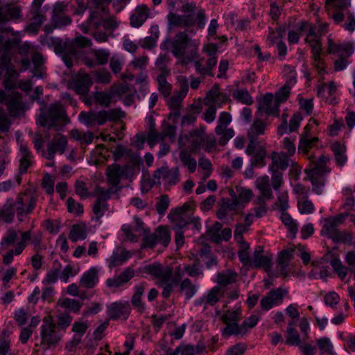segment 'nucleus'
<instances>
[{"mask_svg":"<svg viewBox=\"0 0 355 355\" xmlns=\"http://www.w3.org/2000/svg\"><path fill=\"white\" fill-rule=\"evenodd\" d=\"M3 73L4 78H14L17 74L11 58L6 53L0 55V78Z\"/></svg>","mask_w":355,"mask_h":355,"instance_id":"nucleus-16","label":"nucleus"},{"mask_svg":"<svg viewBox=\"0 0 355 355\" xmlns=\"http://www.w3.org/2000/svg\"><path fill=\"white\" fill-rule=\"evenodd\" d=\"M51 21L55 28H62L72 23V19L69 16L56 13L52 15Z\"/></svg>","mask_w":355,"mask_h":355,"instance_id":"nucleus-37","label":"nucleus"},{"mask_svg":"<svg viewBox=\"0 0 355 355\" xmlns=\"http://www.w3.org/2000/svg\"><path fill=\"white\" fill-rule=\"evenodd\" d=\"M41 345L46 349L55 347L60 341L62 334L56 330V324L51 317H45L40 327Z\"/></svg>","mask_w":355,"mask_h":355,"instance_id":"nucleus-5","label":"nucleus"},{"mask_svg":"<svg viewBox=\"0 0 355 355\" xmlns=\"http://www.w3.org/2000/svg\"><path fill=\"white\" fill-rule=\"evenodd\" d=\"M288 155L286 152H281L280 153L277 152H273L272 153V165L269 167H274L277 170L279 168L282 171H285L288 166Z\"/></svg>","mask_w":355,"mask_h":355,"instance_id":"nucleus-22","label":"nucleus"},{"mask_svg":"<svg viewBox=\"0 0 355 355\" xmlns=\"http://www.w3.org/2000/svg\"><path fill=\"white\" fill-rule=\"evenodd\" d=\"M92 85L93 81L90 76L87 73H84L79 75L77 78L73 80L72 87L76 94L85 95L89 92Z\"/></svg>","mask_w":355,"mask_h":355,"instance_id":"nucleus-14","label":"nucleus"},{"mask_svg":"<svg viewBox=\"0 0 355 355\" xmlns=\"http://www.w3.org/2000/svg\"><path fill=\"white\" fill-rule=\"evenodd\" d=\"M158 243V236L157 234L145 235L142 239L141 248L153 249Z\"/></svg>","mask_w":355,"mask_h":355,"instance_id":"nucleus-61","label":"nucleus"},{"mask_svg":"<svg viewBox=\"0 0 355 355\" xmlns=\"http://www.w3.org/2000/svg\"><path fill=\"white\" fill-rule=\"evenodd\" d=\"M107 209V204L100 201V199H96L93 206V213L95 214L96 219H100L103 216L105 211Z\"/></svg>","mask_w":355,"mask_h":355,"instance_id":"nucleus-62","label":"nucleus"},{"mask_svg":"<svg viewBox=\"0 0 355 355\" xmlns=\"http://www.w3.org/2000/svg\"><path fill=\"white\" fill-rule=\"evenodd\" d=\"M183 27H187L185 30L191 34H195L193 26L196 25L198 28L202 29L205 25V14L204 10H200L198 12L196 15L193 14L184 15Z\"/></svg>","mask_w":355,"mask_h":355,"instance_id":"nucleus-9","label":"nucleus"},{"mask_svg":"<svg viewBox=\"0 0 355 355\" xmlns=\"http://www.w3.org/2000/svg\"><path fill=\"white\" fill-rule=\"evenodd\" d=\"M259 189L261 191V197L258 198L259 203H262L263 205H265V200L263 198L267 199H272L273 198L272 190L267 182L261 183L259 187Z\"/></svg>","mask_w":355,"mask_h":355,"instance_id":"nucleus-58","label":"nucleus"},{"mask_svg":"<svg viewBox=\"0 0 355 355\" xmlns=\"http://www.w3.org/2000/svg\"><path fill=\"white\" fill-rule=\"evenodd\" d=\"M67 211L69 213L73 214L76 216H80L83 214V205L80 203L76 202V200L69 197L67 200Z\"/></svg>","mask_w":355,"mask_h":355,"instance_id":"nucleus-53","label":"nucleus"},{"mask_svg":"<svg viewBox=\"0 0 355 355\" xmlns=\"http://www.w3.org/2000/svg\"><path fill=\"white\" fill-rule=\"evenodd\" d=\"M133 171V167L129 164L121 166L119 164L113 163L106 168L107 182L112 189L119 191L121 189V187H119L121 179H128L132 175Z\"/></svg>","mask_w":355,"mask_h":355,"instance_id":"nucleus-4","label":"nucleus"},{"mask_svg":"<svg viewBox=\"0 0 355 355\" xmlns=\"http://www.w3.org/2000/svg\"><path fill=\"white\" fill-rule=\"evenodd\" d=\"M128 252L126 250H123L121 254H113L110 257V268L122 265L128 259Z\"/></svg>","mask_w":355,"mask_h":355,"instance_id":"nucleus-51","label":"nucleus"},{"mask_svg":"<svg viewBox=\"0 0 355 355\" xmlns=\"http://www.w3.org/2000/svg\"><path fill=\"white\" fill-rule=\"evenodd\" d=\"M134 277L135 270L130 267H128L119 276L107 279L105 284L108 288H119L128 283Z\"/></svg>","mask_w":355,"mask_h":355,"instance_id":"nucleus-11","label":"nucleus"},{"mask_svg":"<svg viewBox=\"0 0 355 355\" xmlns=\"http://www.w3.org/2000/svg\"><path fill=\"white\" fill-rule=\"evenodd\" d=\"M56 328L59 329L65 330L70 326L73 318L68 313H61L57 315Z\"/></svg>","mask_w":355,"mask_h":355,"instance_id":"nucleus-47","label":"nucleus"},{"mask_svg":"<svg viewBox=\"0 0 355 355\" xmlns=\"http://www.w3.org/2000/svg\"><path fill=\"white\" fill-rule=\"evenodd\" d=\"M49 40L51 41V44L54 46L55 53L59 55H61L73 48V45H70V43L63 42L59 37H51L49 38Z\"/></svg>","mask_w":355,"mask_h":355,"instance_id":"nucleus-34","label":"nucleus"},{"mask_svg":"<svg viewBox=\"0 0 355 355\" xmlns=\"http://www.w3.org/2000/svg\"><path fill=\"white\" fill-rule=\"evenodd\" d=\"M232 97L245 105H250L253 103L252 98L246 89L234 90L232 92Z\"/></svg>","mask_w":355,"mask_h":355,"instance_id":"nucleus-36","label":"nucleus"},{"mask_svg":"<svg viewBox=\"0 0 355 355\" xmlns=\"http://www.w3.org/2000/svg\"><path fill=\"white\" fill-rule=\"evenodd\" d=\"M67 146V140L64 135H59L58 138L54 137L48 143L47 151L44 152L45 158L49 160L53 159L56 153H59L60 154L64 153Z\"/></svg>","mask_w":355,"mask_h":355,"instance_id":"nucleus-8","label":"nucleus"},{"mask_svg":"<svg viewBox=\"0 0 355 355\" xmlns=\"http://www.w3.org/2000/svg\"><path fill=\"white\" fill-rule=\"evenodd\" d=\"M17 232L12 229H10L7 231L6 234L2 238L0 245L2 249H6L10 245H12L17 239Z\"/></svg>","mask_w":355,"mask_h":355,"instance_id":"nucleus-44","label":"nucleus"},{"mask_svg":"<svg viewBox=\"0 0 355 355\" xmlns=\"http://www.w3.org/2000/svg\"><path fill=\"white\" fill-rule=\"evenodd\" d=\"M237 276L235 272H219L217 275L218 283L222 286H227V285L235 282V278Z\"/></svg>","mask_w":355,"mask_h":355,"instance_id":"nucleus-55","label":"nucleus"},{"mask_svg":"<svg viewBox=\"0 0 355 355\" xmlns=\"http://www.w3.org/2000/svg\"><path fill=\"white\" fill-rule=\"evenodd\" d=\"M149 9L147 6L142 4L139 5L135 12L130 17V24L132 27L139 28L146 21L149 17Z\"/></svg>","mask_w":355,"mask_h":355,"instance_id":"nucleus-15","label":"nucleus"},{"mask_svg":"<svg viewBox=\"0 0 355 355\" xmlns=\"http://www.w3.org/2000/svg\"><path fill=\"white\" fill-rule=\"evenodd\" d=\"M345 218V217L344 215L339 214L331 219H327L323 228L326 230L327 233L334 232L339 223L344 222Z\"/></svg>","mask_w":355,"mask_h":355,"instance_id":"nucleus-46","label":"nucleus"},{"mask_svg":"<svg viewBox=\"0 0 355 355\" xmlns=\"http://www.w3.org/2000/svg\"><path fill=\"white\" fill-rule=\"evenodd\" d=\"M107 121L116 122L125 117V114L121 108H112L105 110Z\"/></svg>","mask_w":355,"mask_h":355,"instance_id":"nucleus-59","label":"nucleus"},{"mask_svg":"<svg viewBox=\"0 0 355 355\" xmlns=\"http://www.w3.org/2000/svg\"><path fill=\"white\" fill-rule=\"evenodd\" d=\"M287 337L285 343L290 346H298L302 343L299 333L295 329H286Z\"/></svg>","mask_w":355,"mask_h":355,"instance_id":"nucleus-48","label":"nucleus"},{"mask_svg":"<svg viewBox=\"0 0 355 355\" xmlns=\"http://www.w3.org/2000/svg\"><path fill=\"white\" fill-rule=\"evenodd\" d=\"M103 19L102 12L92 11L87 21L80 26V28L84 33H88L91 29L98 28L102 25Z\"/></svg>","mask_w":355,"mask_h":355,"instance_id":"nucleus-13","label":"nucleus"},{"mask_svg":"<svg viewBox=\"0 0 355 355\" xmlns=\"http://www.w3.org/2000/svg\"><path fill=\"white\" fill-rule=\"evenodd\" d=\"M310 131V128L306 125L304 128L303 134L301 135L299 145L298 151L304 154H307L309 150L313 148L318 141V138L316 137H308V133Z\"/></svg>","mask_w":355,"mask_h":355,"instance_id":"nucleus-17","label":"nucleus"},{"mask_svg":"<svg viewBox=\"0 0 355 355\" xmlns=\"http://www.w3.org/2000/svg\"><path fill=\"white\" fill-rule=\"evenodd\" d=\"M44 227L51 234H56L60 229V221L46 219L44 221Z\"/></svg>","mask_w":355,"mask_h":355,"instance_id":"nucleus-63","label":"nucleus"},{"mask_svg":"<svg viewBox=\"0 0 355 355\" xmlns=\"http://www.w3.org/2000/svg\"><path fill=\"white\" fill-rule=\"evenodd\" d=\"M163 180L166 187L176 185L180 182V172L178 167H165Z\"/></svg>","mask_w":355,"mask_h":355,"instance_id":"nucleus-23","label":"nucleus"},{"mask_svg":"<svg viewBox=\"0 0 355 355\" xmlns=\"http://www.w3.org/2000/svg\"><path fill=\"white\" fill-rule=\"evenodd\" d=\"M330 170L324 164H318L310 169H306L305 173L309 178H324V175L329 173Z\"/></svg>","mask_w":355,"mask_h":355,"instance_id":"nucleus-33","label":"nucleus"},{"mask_svg":"<svg viewBox=\"0 0 355 355\" xmlns=\"http://www.w3.org/2000/svg\"><path fill=\"white\" fill-rule=\"evenodd\" d=\"M253 158L251 159L252 166H265L264 159L266 157V150L263 148H259L258 150L254 153Z\"/></svg>","mask_w":355,"mask_h":355,"instance_id":"nucleus-60","label":"nucleus"},{"mask_svg":"<svg viewBox=\"0 0 355 355\" xmlns=\"http://www.w3.org/2000/svg\"><path fill=\"white\" fill-rule=\"evenodd\" d=\"M60 307L68 309L74 313H78L82 307L83 304L75 299L64 298L62 301L58 302Z\"/></svg>","mask_w":355,"mask_h":355,"instance_id":"nucleus-32","label":"nucleus"},{"mask_svg":"<svg viewBox=\"0 0 355 355\" xmlns=\"http://www.w3.org/2000/svg\"><path fill=\"white\" fill-rule=\"evenodd\" d=\"M225 327L221 331L222 336L228 338L232 335H243L245 331L243 329L242 325H239L238 322L225 323Z\"/></svg>","mask_w":355,"mask_h":355,"instance_id":"nucleus-27","label":"nucleus"},{"mask_svg":"<svg viewBox=\"0 0 355 355\" xmlns=\"http://www.w3.org/2000/svg\"><path fill=\"white\" fill-rule=\"evenodd\" d=\"M205 60L201 58L193 62L196 71L198 74H200L202 77L210 76L214 77V74L212 71L213 69L217 64V57H211L206 60V65L204 66Z\"/></svg>","mask_w":355,"mask_h":355,"instance_id":"nucleus-10","label":"nucleus"},{"mask_svg":"<svg viewBox=\"0 0 355 355\" xmlns=\"http://www.w3.org/2000/svg\"><path fill=\"white\" fill-rule=\"evenodd\" d=\"M155 234L158 236V243L167 247L171 241V234L168 230L166 227L160 225L157 227Z\"/></svg>","mask_w":355,"mask_h":355,"instance_id":"nucleus-40","label":"nucleus"},{"mask_svg":"<svg viewBox=\"0 0 355 355\" xmlns=\"http://www.w3.org/2000/svg\"><path fill=\"white\" fill-rule=\"evenodd\" d=\"M295 250V248H291L288 249H284L279 252L277 256L278 264H288L287 262L293 258Z\"/></svg>","mask_w":355,"mask_h":355,"instance_id":"nucleus-56","label":"nucleus"},{"mask_svg":"<svg viewBox=\"0 0 355 355\" xmlns=\"http://www.w3.org/2000/svg\"><path fill=\"white\" fill-rule=\"evenodd\" d=\"M22 95L19 92L13 93L6 103L7 109L9 113L13 116L19 114L22 110Z\"/></svg>","mask_w":355,"mask_h":355,"instance_id":"nucleus-20","label":"nucleus"},{"mask_svg":"<svg viewBox=\"0 0 355 355\" xmlns=\"http://www.w3.org/2000/svg\"><path fill=\"white\" fill-rule=\"evenodd\" d=\"M37 201V196H34L30 189L20 192L16 199L7 198L5 203L0 207V221L4 223H12L15 213L19 221H22L23 216L31 214L35 208Z\"/></svg>","mask_w":355,"mask_h":355,"instance_id":"nucleus-1","label":"nucleus"},{"mask_svg":"<svg viewBox=\"0 0 355 355\" xmlns=\"http://www.w3.org/2000/svg\"><path fill=\"white\" fill-rule=\"evenodd\" d=\"M327 53L334 55H343L350 57L354 52V47L352 43L335 44L331 39H328Z\"/></svg>","mask_w":355,"mask_h":355,"instance_id":"nucleus-12","label":"nucleus"},{"mask_svg":"<svg viewBox=\"0 0 355 355\" xmlns=\"http://www.w3.org/2000/svg\"><path fill=\"white\" fill-rule=\"evenodd\" d=\"M291 94V86L286 83L275 94L276 104H282L287 101Z\"/></svg>","mask_w":355,"mask_h":355,"instance_id":"nucleus-41","label":"nucleus"},{"mask_svg":"<svg viewBox=\"0 0 355 355\" xmlns=\"http://www.w3.org/2000/svg\"><path fill=\"white\" fill-rule=\"evenodd\" d=\"M180 290L184 293L185 300H190L197 293L198 288L193 285L189 278L183 279L180 284Z\"/></svg>","mask_w":355,"mask_h":355,"instance_id":"nucleus-28","label":"nucleus"},{"mask_svg":"<svg viewBox=\"0 0 355 355\" xmlns=\"http://www.w3.org/2000/svg\"><path fill=\"white\" fill-rule=\"evenodd\" d=\"M172 53L175 58H182L188 50L193 57H198V42L191 39L186 31L178 33L171 40Z\"/></svg>","mask_w":355,"mask_h":355,"instance_id":"nucleus-3","label":"nucleus"},{"mask_svg":"<svg viewBox=\"0 0 355 355\" xmlns=\"http://www.w3.org/2000/svg\"><path fill=\"white\" fill-rule=\"evenodd\" d=\"M259 248L260 250H256L253 254V266L257 268L261 267L270 268L272 264L271 259L269 257L261 254V252H263V250L260 246Z\"/></svg>","mask_w":355,"mask_h":355,"instance_id":"nucleus-26","label":"nucleus"},{"mask_svg":"<svg viewBox=\"0 0 355 355\" xmlns=\"http://www.w3.org/2000/svg\"><path fill=\"white\" fill-rule=\"evenodd\" d=\"M221 289L218 286L213 287L205 297V304L207 305L214 306L219 301V295Z\"/></svg>","mask_w":355,"mask_h":355,"instance_id":"nucleus-54","label":"nucleus"},{"mask_svg":"<svg viewBox=\"0 0 355 355\" xmlns=\"http://www.w3.org/2000/svg\"><path fill=\"white\" fill-rule=\"evenodd\" d=\"M288 290L283 287H279L275 289H272L268 292L273 302L276 306L282 304L284 296L288 293Z\"/></svg>","mask_w":355,"mask_h":355,"instance_id":"nucleus-38","label":"nucleus"},{"mask_svg":"<svg viewBox=\"0 0 355 355\" xmlns=\"http://www.w3.org/2000/svg\"><path fill=\"white\" fill-rule=\"evenodd\" d=\"M77 53V50L73 47L68 51L60 55L68 69H71L73 67V58L76 56Z\"/></svg>","mask_w":355,"mask_h":355,"instance_id":"nucleus-64","label":"nucleus"},{"mask_svg":"<svg viewBox=\"0 0 355 355\" xmlns=\"http://www.w3.org/2000/svg\"><path fill=\"white\" fill-rule=\"evenodd\" d=\"M87 236V234L84 227L79 225H73L69 232V239L72 241L78 240H84Z\"/></svg>","mask_w":355,"mask_h":355,"instance_id":"nucleus-45","label":"nucleus"},{"mask_svg":"<svg viewBox=\"0 0 355 355\" xmlns=\"http://www.w3.org/2000/svg\"><path fill=\"white\" fill-rule=\"evenodd\" d=\"M37 124L48 130L54 129L57 132L62 131L69 122L64 107L58 103H51L48 107L40 108L37 116Z\"/></svg>","mask_w":355,"mask_h":355,"instance_id":"nucleus-2","label":"nucleus"},{"mask_svg":"<svg viewBox=\"0 0 355 355\" xmlns=\"http://www.w3.org/2000/svg\"><path fill=\"white\" fill-rule=\"evenodd\" d=\"M112 98L113 94L111 91L110 92L99 91L95 92L94 94L95 102L103 107H110Z\"/></svg>","mask_w":355,"mask_h":355,"instance_id":"nucleus-31","label":"nucleus"},{"mask_svg":"<svg viewBox=\"0 0 355 355\" xmlns=\"http://www.w3.org/2000/svg\"><path fill=\"white\" fill-rule=\"evenodd\" d=\"M241 310H227L222 316V320L224 323L238 322L241 319Z\"/></svg>","mask_w":355,"mask_h":355,"instance_id":"nucleus-50","label":"nucleus"},{"mask_svg":"<svg viewBox=\"0 0 355 355\" xmlns=\"http://www.w3.org/2000/svg\"><path fill=\"white\" fill-rule=\"evenodd\" d=\"M194 206L195 205L193 202H185L181 207H177L171 209L168 215V218L171 220H179L184 214L192 210L194 208Z\"/></svg>","mask_w":355,"mask_h":355,"instance_id":"nucleus-24","label":"nucleus"},{"mask_svg":"<svg viewBox=\"0 0 355 355\" xmlns=\"http://www.w3.org/2000/svg\"><path fill=\"white\" fill-rule=\"evenodd\" d=\"M180 282V276L177 277L171 276L170 281L166 283H161L159 282L157 284L161 286H163V291L162 295L164 299H168L171 296L175 286H178Z\"/></svg>","mask_w":355,"mask_h":355,"instance_id":"nucleus-29","label":"nucleus"},{"mask_svg":"<svg viewBox=\"0 0 355 355\" xmlns=\"http://www.w3.org/2000/svg\"><path fill=\"white\" fill-rule=\"evenodd\" d=\"M308 33L306 34V37L304 40L305 43L308 44L310 46L311 45H317L320 44L321 41L320 39V36L322 35L323 33H316L315 27L312 26L311 24L307 28Z\"/></svg>","mask_w":355,"mask_h":355,"instance_id":"nucleus-35","label":"nucleus"},{"mask_svg":"<svg viewBox=\"0 0 355 355\" xmlns=\"http://www.w3.org/2000/svg\"><path fill=\"white\" fill-rule=\"evenodd\" d=\"M19 151L21 157L19 159V171L21 174H26L28 168L34 163L33 156L26 145H21Z\"/></svg>","mask_w":355,"mask_h":355,"instance_id":"nucleus-18","label":"nucleus"},{"mask_svg":"<svg viewBox=\"0 0 355 355\" xmlns=\"http://www.w3.org/2000/svg\"><path fill=\"white\" fill-rule=\"evenodd\" d=\"M180 159L183 165L187 167L189 173H193L196 170L197 162L195 158L192 157L189 151L183 150L180 153Z\"/></svg>","mask_w":355,"mask_h":355,"instance_id":"nucleus-30","label":"nucleus"},{"mask_svg":"<svg viewBox=\"0 0 355 355\" xmlns=\"http://www.w3.org/2000/svg\"><path fill=\"white\" fill-rule=\"evenodd\" d=\"M169 204L170 199L168 196L166 194L162 195L159 198V200L156 202L155 205V208L157 213L159 215H164L166 212L169 207Z\"/></svg>","mask_w":355,"mask_h":355,"instance_id":"nucleus-57","label":"nucleus"},{"mask_svg":"<svg viewBox=\"0 0 355 355\" xmlns=\"http://www.w3.org/2000/svg\"><path fill=\"white\" fill-rule=\"evenodd\" d=\"M331 149L335 157L336 165L343 166L347 160L346 146L338 141H336L331 145Z\"/></svg>","mask_w":355,"mask_h":355,"instance_id":"nucleus-21","label":"nucleus"},{"mask_svg":"<svg viewBox=\"0 0 355 355\" xmlns=\"http://www.w3.org/2000/svg\"><path fill=\"white\" fill-rule=\"evenodd\" d=\"M142 271L153 278L159 279L161 283H166L170 281L173 275V268L168 266L164 267L159 262H154L143 267Z\"/></svg>","mask_w":355,"mask_h":355,"instance_id":"nucleus-6","label":"nucleus"},{"mask_svg":"<svg viewBox=\"0 0 355 355\" xmlns=\"http://www.w3.org/2000/svg\"><path fill=\"white\" fill-rule=\"evenodd\" d=\"M171 74L168 71L163 70V73H159L157 77L158 89L165 96L171 94L172 85L167 82V77Z\"/></svg>","mask_w":355,"mask_h":355,"instance_id":"nucleus-25","label":"nucleus"},{"mask_svg":"<svg viewBox=\"0 0 355 355\" xmlns=\"http://www.w3.org/2000/svg\"><path fill=\"white\" fill-rule=\"evenodd\" d=\"M265 130V123L260 119H255L251 125L248 136L255 137V138H257L259 135L264 134Z\"/></svg>","mask_w":355,"mask_h":355,"instance_id":"nucleus-42","label":"nucleus"},{"mask_svg":"<svg viewBox=\"0 0 355 355\" xmlns=\"http://www.w3.org/2000/svg\"><path fill=\"white\" fill-rule=\"evenodd\" d=\"M61 263L58 261L53 263V268L49 271L45 277L44 281L49 284H53L58 281L60 272Z\"/></svg>","mask_w":355,"mask_h":355,"instance_id":"nucleus-39","label":"nucleus"},{"mask_svg":"<svg viewBox=\"0 0 355 355\" xmlns=\"http://www.w3.org/2000/svg\"><path fill=\"white\" fill-rule=\"evenodd\" d=\"M130 311V304L127 302H115L107 306V314L109 318L112 320L120 318L127 320Z\"/></svg>","mask_w":355,"mask_h":355,"instance_id":"nucleus-7","label":"nucleus"},{"mask_svg":"<svg viewBox=\"0 0 355 355\" xmlns=\"http://www.w3.org/2000/svg\"><path fill=\"white\" fill-rule=\"evenodd\" d=\"M269 170L271 173V183L272 188L277 191L278 190L283 182V174L282 172L279 171L274 167H269Z\"/></svg>","mask_w":355,"mask_h":355,"instance_id":"nucleus-52","label":"nucleus"},{"mask_svg":"<svg viewBox=\"0 0 355 355\" xmlns=\"http://www.w3.org/2000/svg\"><path fill=\"white\" fill-rule=\"evenodd\" d=\"M240 247L241 248V249L238 252V257L239 261L244 266L251 265V260L249 256V253L248 252V250L250 248L248 243L243 241L242 244L240 245Z\"/></svg>","mask_w":355,"mask_h":355,"instance_id":"nucleus-49","label":"nucleus"},{"mask_svg":"<svg viewBox=\"0 0 355 355\" xmlns=\"http://www.w3.org/2000/svg\"><path fill=\"white\" fill-rule=\"evenodd\" d=\"M98 282V271L94 267H92L85 272L80 279V285L87 288H93Z\"/></svg>","mask_w":355,"mask_h":355,"instance_id":"nucleus-19","label":"nucleus"},{"mask_svg":"<svg viewBox=\"0 0 355 355\" xmlns=\"http://www.w3.org/2000/svg\"><path fill=\"white\" fill-rule=\"evenodd\" d=\"M14 37L12 38H8L4 41L3 43V47L4 49V52L8 51L10 49H12L19 45L21 42V36L18 32H15L13 31L12 32H10Z\"/></svg>","mask_w":355,"mask_h":355,"instance_id":"nucleus-43","label":"nucleus"}]
</instances>
